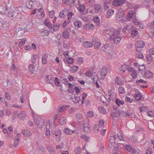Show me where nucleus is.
Returning <instances> with one entry per match:
<instances>
[{"label":"nucleus","mask_w":154,"mask_h":154,"mask_svg":"<svg viewBox=\"0 0 154 154\" xmlns=\"http://www.w3.org/2000/svg\"><path fill=\"white\" fill-rule=\"evenodd\" d=\"M146 59L147 63H149L152 60V57L150 55H146Z\"/></svg>","instance_id":"nucleus-25"},{"label":"nucleus","mask_w":154,"mask_h":154,"mask_svg":"<svg viewBox=\"0 0 154 154\" xmlns=\"http://www.w3.org/2000/svg\"><path fill=\"white\" fill-rule=\"evenodd\" d=\"M26 40L24 39H22L21 41L19 42V45H23L25 43Z\"/></svg>","instance_id":"nucleus-54"},{"label":"nucleus","mask_w":154,"mask_h":154,"mask_svg":"<svg viewBox=\"0 0 154 154\" xmlns=\"http://www.w3.org/2000/svg\"><path fill=\"white\" fill-rule=\"evenodd\" d=\"M85 74V75L89 77H91L93 75L91 71L90 70L86 71Z\"/></svg>","instance_id":"nucleus-41"},{"label":"nucleus","mask_w":154,"mask_h":154,"mask_svg":"<svg viewBox=\"0 0 154 154\" xmlns=\"http://www.w3.org/2000/svg\"><path fill=\"white\" fill-rule=\"evenodd\" d=\"M114 11L112 9H110L109 10L106 12V17L108 18H109L110 17H111L114 14Z\"/></svg>","instance_id":"nucleus-13"},{"label":"nucleus","mask_w":154,"mask_h":154,"mask_svg":"<svg viewBox=\"0 0 154 154\" xmlns=\"http://www.w3.org/2000/svg\"><path fill=\"white\" fill-rule=\"evenodd\" d=\"M134 97L137 100H139L141 99V95L140 94H135Z\"/></svg>","instance_id":"nucleus-35"},{"label":"nucleus","mask_w":154,"mask_h":154,"mask_svg":"<svg viewBox=\"0 0 154 154\" xmlns=\"http://www.w3.org/2000/svg\"><path fill=\"white\" fill-rule=\"evenodd\" d=\"M80 100V98L79 97H77L75 98L73 100V102L75 103H79V102Z\"/></svg>","instance_id":"nucleus-45"},{"label":"nucleus","mask_w":154,"mask_h":154,"mask_svg":"<svg viewBox=\"0 0 154 154\" xmlns=\"http://www.w3.org/2000/svg\"><path fill=\"white\" fill-rule=\"evenodd\" d=\"M93 20L94 22L96 23L97 26H98L100 24V19L98 17L95 16L94 17Z\"/></svg>","instance_id":"nucleus-21"},{"label":"nucleus","mask_w":154,"mask_h":154,"mask_svg":"<svg viewBox=\"0 0 154 154\" xmlns=\"http://www.w3.org/2000/svg\"><path fill=\"white\" fill-rule=\"evenodd\" d=\"M21 136V135L20 134H17V135L15 137V139L16 140H19L20 139V137Z\"/></svg>","instance_id":"nucleus-61"},{"label":"nucleus","mask_w":154,"mask_h":154,"mask_svg":"<svg viewBox=\"0 0 154 154\" xmlns=\"http://www.w3.org/2000/svg\"><path fill=\"white\" fill-rule=\"evenodd\" d=\"M128 66L126 64H124L121 67L120 71H122V69H128Z\"/></svg>","instance_id":"nucleus-49"},{"label":"nucleus","mask_w":154,"mask_h":154,"mask_svg":"<svg viewBox=\"0 0 154 154\" xmlns=\"http://www.w3.org/2000/svg\"><path fill=\"white\" fill-rule=\"evenodd\" d=\"M46 77L47 78L46 81L48 83H51L54 81V79H52L51 76H49L48 75H47Z\"/></svg>","instance_id":"nucleus-23"},{"label":"nucleus","mask_w":154,"mask_h":154,"mask_svg":"<svg viewBox=\"0 0 154 154\" xmlns=\"http://www.w3.org/2000/svg\"><path fill=\"white\" fill-rule=\"evenodd\" d=\"M124 113L123 111H120L116 107H114L113 113H112L111 116L113 118V117H118L120 115H122Z\"/></svg>","instance_id":"nucleus-2"},{"label":"nucleus","mask_w":154,"mask_h":154,"mask_svg":"<svg viewBox=\"0 0 154 154\" xmlns=\"http://www.w3.org/2000/svg\"><path fill=\"white\" fill-rule=\"evenodd\" d=\"M68 19H70L72 15H74V14L72 12H70L69 14H68Z\"/></svg>","instance_id":"nucleus-62"},{"label":"nucleus","mask_w":154,"mask_h":154,"mask_svg":"<svg viewBox=\"0 0 154 154\" xmlns=\"http://www.w3.org/2000/svg\"><path fill=\"white\" fill-rule=\"evenodd\" d=\"M62 37L65 38H69V32L67 31H65L63 32Z\"/></svg>","instance_id":"nucleus-22"},{"label":"nucleus","mask_w":154,"mask_h":154,"mask_svg":"<svg viewBox=\"0 0 154 154\" xmlns=\"http://www.w3.org/2000/svg\"><path fill=\"white\" fill-rule=\"evenodd\" d=\"M119 91L121 94H123L125 93V90L122 87H120L119 88Z\"/></svg>","instance_id":"nucleus-38"},{"label":"nucleus","mask_w":154,"mask_h":154,"mask_svg":"<svg viewBox=\"0 0 154 154\" xmlns=\"http://www.w3.org/2000/svg\"><path fill=\"white\" fill-rule=\"evenodd\" d=\"M99 125H95L94 127V130L95 133H97L98 131Z\"/></svg>","instance_id":"nucleus-48"},{"label":"nucleus","mask_w":154,"mask_h":154,"mask_svg":"<svg viewBox=\"0 0 154 154\" xmlns=\"http://www.w3.org/2000/svg\"><path fill=\"white\" fill-rule=\"evenodd\" d=\"M116 103L118 106H119L121 104L123 105L124 104V102L119 98H116Z\"/></svg>","instance_id":"nucleus-24"},{"label":"nucleus","mask_w":154,"mask_h":154,"mask_svg":"<svg viewBox=\"0 0 154 154\" xmlns=\"http://www.w3.org/2000/svg\"><path fill=\"white\" fill-rule=\"evenodd\" d=\"M29 71L32 73H34L36 71L35 67L33 64H30L29 67Z\"/></svg>","instance_id":"nucleus-14"},{"label":"nucleus","mask_w":154,"mask_h":154,"mask_svg":"<svg viewBox=\"0 0 154 154\" xmlns=\"http://www.w3.org/2000/svg\"><path fill=\"white\" fill-rule=\"evenodd\" d=\"M107 31L109 32L107 33L109 35L110 38H113L118 36L120 33V31L118 29H115L113 28L108 29Z\"/></svg>","instance_id":"nucleus-1"},{"label":"nucleus","mask_w":154,"mask_h":154,"mask_svg":"<svg viewBox=\"0 0 154 154\" xmlns=\"http://www.w3.org/2000/svg\"><path fill=\"white\" fill-rule=\"evenodd\" d=\"M145 66L143 65H139V70L140 71H142L144 72H145Z\"/></svg>","instance_id":"nucleus-43"},{"label":"nucleus","mask_w":154,"mask_h":154,"mask_svg":"<svg viewBox=\"0 0 154 154\" xmlns=\"http://www.w3.org/2000/svg\"><path fill=\"white\" fill-rule=\"evenodd\" d=\"M79 67L77 66H74L72 68V70L74 72H76L78 70Z\"/></svg>","instance_id":"nucleus-52"},{"label":"nucleus","mask_w":154,"mask_h":154,"mask_svg":"<svg viewBox=\"0 0 154 154\" xmlns=\"http://www.w3.org/2000/svg\"><path fill=\"white\" fill-rule=\"evenodd\" d=\"M147 83V82L143 79H140L137 80L136 81V83L137 85L141 84V83L146 84Z\"/></svg>","instance_id":"nucleus-26"},{"label":"nucleus","mask_w":154,"mask_h":154,"mask_svg":"<svg viewBox=\"0 0 154 154\" xmlns=\"http://www.w3.org/2000/svg\"><path fill=\"white\" fill-rule=\"evenodd\" d=\"M22 133L26 136H29L31 135L29 131L27 130L23 129L22 131Z\"/></svg>","instance_id":"nucleus-20"},{"label":"nucleus","mask_w":154,"mask_h":154,"mask_svg":"<svg viewBox=\"0 0 154 154\" xmlns=\"http://www.w3.org/2000/svg\"><path fill=\"white\" fill-rule=\"evenodd\" d=\"M45 25L48 27L50 29H52V26L51 23L48 21L47 19H45L44 21Z\"/></svg>","instance_id":"nucleus-19"},{"label":"nucleus","mask_w":154,"mask_h":154,"mask_svg":"<svg viewBox=\"0 0 154 154\" xmlns=\"http://www.w3.org/2000/svg\"><path fill=\"white\" fill-rule=\"evenodd\" d=\"M83 130L85 133H88L90 131V129L88 126V122L84 123Z\"/></svg>","instance_id":"nucleus-9"},{"label":"nucleus","mask_w":154,"mask_h":154,"mask_svg":"<svg viewBox=\"0 0 154 154\" xmlns=\"http://www.w3.org/2000/svg\"><path fill=\"white\" fill-rule=\"evenodd\" d=\"M124 10L122 8H119L117 14V17L121 18L123 17L124 15Z\"/></svg>","instance_id":"nucleus-11"},{"label":"nucleus","mask_w":154,"mask_h":154,"mask_svg":"<svg viewBox=\"0 0 154 154\" xmlns=\"http://www.w3.org/2000/svg\"><path fill=\"white\" fill-rule=\"evenodd\" d=\"M98 110L102 114H105L106 113V110L103 107H100L98 108Z\"/></svg>","instance_id":"nucleus-29"},{"label":"nucleus","mask_w":154,"mask_h":154,"mask_svg":"<svg viewBox=\"0 0 154 154\" xmlns=\"http://www.w3.org/2000/svg\"><path fill=\"white\" fill-rule=\"evenodd\" d=\"M147 115L148 116L150 117H154V111L150 110L148 111L147 112Z\"/></svg>","instance_id":"nucleus-32"},{"label":"nucleus","mask_w":154,"mask_h":154,"mask_svg":"<svg viewBox=\"0 0 154 154\" xmlns=\"http://www.w3.org/2000/svg\"><path fill=\"white\" fill-rule=\"evenodd\" d=\"M54 82L56 85L57 86H59L60 81L59 79L57 78L56 77L55 78Z\"/></svg>","instance_id":"nucleus-42"},{"label":"nucleus","mask_w":154,"mask_h":154,"mask_svg":"<svg viewBox=\"0 0 154 154\" xmlns=\"http://www.w3.org/2000/svg\"><path fill=\"white\" fill-rule=\"evenodd\" d=\"M64 132L66 134L71 135L75 133V131H72L68 128H66L64 129Z\"/></svg>","instance_id":"nucleus-15"},{"label":"nucleus","mask_w":154,"mask_h":154,"mask_svg":"<svg viewBox=\"0 0 154 154\" xmlns=\"http://www.w3.org/2000/svg\"><path fill=\"white\" fill-rule=\"evenodd\" d=\"M45 150L44 148L42 146H40L39 147V152L40 153H42Z\"/></svg>","instance_id":"nucleus-56"},{"label":"nucleus","mask_w":154,"mask_h":154,"mask_svg":"<svg viewBox=\"0 0 154 154\" xmlns=\"http://www.w3.org/2000/svg\"><path fill=\"white\" fill-rule=\"evenodd\" d=\"M66 123V120L64 117H62L60 118V124L61 125H63Z\"/></svg>","instance_id":"nucleus-28"},{"label":"nucleus","mask_w":154,"mask_h":154,"mask_svg":"<svg viewBox=\"0 0 154 154\" xmlns=\"http://www.w3.org/2000/svg\"><path fill=\"white\" fill-rule=\"evenodd\" d=\"M40 33L42 36H46L48 34V31L46 30L41 31L40 32Z\"/></svg>","instance_id":"nucleus-34"},{"label":"nucleus","mask_w":154,"mask_h":154,"mask_svg":"<svg viewBox=\"0 0 154 154\" xmlns=\"http://www.w3.org/2000/svg\"><path fill=\"white\" fill-rule=\"evenodd\" d=\"M133 15V11H130L128 13L127 16L128 18H131L132 17Z\"/></svg>","instance_id":"nucleus-53"},{"label":"nucleus","mask_w":154,"mask_h":154,"mask_svg":"<svg viewBox=\"0 0 154 154\" xmlns=\"http://www.w3.org/2000/svg\"><path fill=\"white\" fill-rule=\"evenodd\" d=\"M101 43L100 42H97L94 45V48H98L100 46Z\"/></svg>","instance_id":"nucleus-44"},{"label":"nucleus","mask_w":154,"mask_h":154,"mask_svg":"<svg viewBox=\"0 0 154 154\" xmlns=\"http://www.w3.org/2000/svg\"><path fill=\"white\" fill-rule=\"evenodd\" d=\"M110 50L111 51V52L112 51V48L110 45H109V46L108 47V48H106V49H105L104 51L106 52L107 53H108L109 54H110V52L109 51H108Z\"/></svg>","instance_id":"nucleus-47"},{"label":"nucleus","mask_w":154,"mask_h":154,"mask_svg":"<svg viewBox=\"0 0 154 154\" xmlns=\"http://www.w3.org/2000/svg\"><path fill=\"white\" fill-rule=\"evenodd\" d=\"M68 9L65 8L61 11L60 13L59 17L61 18H64L68 14Z\"/></svg>","instance_id":"nucleus-6"},{"label":"nucleus","mask_w":154,"mask_h":154,"mask_svg":"<svg viewBox=\"0 0 154 154\" xmlns=\"http://www.w3.org/2000/svg\"><path fill=\"white\" fill-rule=\"evenodd\" d=\"M54 11L53 10H52L49 12V16L51 18H53V17H54Z\"/></svg>","instance_id":"nucleus-51"},{"label":"nucleus","mask_w":154,"mask_h":154,"mask_svg":"<svg viewBox=\"0 0 154 154\" xmlns=\"http://www.w3.org/2000/svg\"><path fill=\"white\" fill-rule=\"evenodd\" d=\"M47 56L46 54H45L42 58V63L44 64H46L47 63Z\"/></svg>","instance_id":"nucleus-33"},{"label":"nucleus","mask_w":154,"mask_h":154,"mask_svg":"<svg viewBox=\"0 0 154 154\" xmlns=\"http://www.w3.org/2000/svg\"><path fill=\"white\" fill-rule=\"evenodd\" d=\"M131 75L133 79H135L137 77V73L135 70H133L131 73Z\"/></svg>","instance_id":"nucleus-40"},{"label":"nucleus","mask_w":154,"mask_h":154,"mask_svg":"<svg viewBox=\"0 0 154 154\" xmlns=\"http://www.w3.org/2000/svg\"><path fill=\"white\" fill-rule=\"evenodd\" d=\"M73 23L75 26L77 28L80 27L81 26V24L79 21H74Z\"/></svg>","instance_id":"nucleus-31"},{"label":"nucleus","mask_w":154,"mask_h":154,"mask_svg":"<svg viewBox=\"0 0 154 154\" xmlns=\"http://www.w3.org/2000/svg\"><path fill=\"white\" fill-rule=\"evenodd\" d=\"M94 115L93 113L92 112L89 111L87 113L88 116L90 118L91 117Z\"/></svg>","instance_id":"nucleus-58"},{"label":"nucleus","mask_w":154,"mask_h":154,"mask_svg":"<svg viewBox=\"0 0 154 154\" xmlns=\"http://www.w3.org/2000/svg\"><path fill=\"white\" fill-rule=\"evenodd\" d=\"M66 61L68 63L72 64L73 62V59L72 58L68 57Z\"/></svg>","instance_id":"nucleus-50"},{"label":"nucleus","mask_w":154,"mask_h":154,"mask_svg":"<svg viewBox=\"0 0 154 154\" xmlns=\"http://www.w3.org/2000/svg\"><path fill=\"white\" fill-rule=\"evenodd\" d=\"M140 109L141 112H145L146 111V107L145 106H142L140 107Z\"/></svg>","instance_id":"nucleus-60"},{"label":"nucleus","mask_w":154,"mask_h":154,"mask_svg":"<svg viewBox=\"0 0 154 154\" xmlns=\"http://www.w3.org/2000/svg\"><path fill=\"white\" fill-rule=\"evenodd\" d=\"M81 147L80 146L78 147L75 150V154H78L81 151Z\"/></svg>","instance_id":"nucleus-55"},{"label":"nucleus","mask_w":154,"mask_h":154,"mask_svg":"<svg viewBox=\"0 0 154 154\" xmlns=\"http://www.w3.org/2000/svg\"><path fill=\"white\" fill-rule=\"evenodd\" d=\"M152 73L149 70H147L145 72L144 76L145 77L149 78L152 77Z\"/></svg>","instance_id":"nucleus-17"},{"label":"nucleus","mask_w":154,"mask_h":154,"mask_svg":"<svg viewBox=\"0 0 154 154\" xmlns=\"http://www.w3.org/2000/svg\"><path fill=\"white\" fill-rule=\"evenodd\" d=\"M107 70L106 67L105 66L103 67L101 70L100 72V75L101 79H104L107 75Z\"/></svg>","instance_id":"nucleus-5"},{"label":"nucleus","mask_w":154,"mask_h":154,"mask_svg":"<svg viewBox=\"0 0 154 154\" xmlns=\"http://www.w3.org/2000/svg\"><path fill=\"white\" fill-rule=\"evenodd\" d=\"M138 31L136 30L132 29L131 31V35L132 36H134L138 34Z\"/></svg>","instance_id":"nucleus-36"},{"label":"nucleus","mask_w":154,"mask_h":154,"mask_svg":"<svg viewBox=\"0 0 154 154\" xmlns=\"http://www.w3.org/2000/svg\"><path fill=\"white\" fill-rule=\"evenodd\" d=\"M94 8L95 10L97 11H99L101 9V6L99 4L95 5Z\"/></svg>","instance_id":"nucleus-37"},{"label":"nucleus","mask_w":154,"mask_h":154,"mask_svg":"<svg viewBox=\"0 0 154 154\" xmlns=\"http://www.w3.org/2000/svg\"><path fill=\"white\" fill-rule=\"evenodd\" d=\"M122 38V37L121 36H117L113 38H110V39L111 41H112L114 44H119Z\"/></svg>","instance_id":"nucleus-8"},{"label":"nucleus","mask_w":154,"mask_h":154,"mask_svg":"<svg viewBox=\"0 0 154 154\" xmlns=\"http://www.w3.org/2000/svg\"><path fill=\"white\" fill-rule=\"evenodd\" d=\"M6 11V8L2 6H0V13L2 14H5Z\"/></svg>","instance_id":"nucleus-27"},{"label":"nucleus","mask_w":154,"mask_h":154,"mask_svg":"<svg viewBox=\"0 0 154 154\" xmlns=\"http://www.w3.org/2000/svg\"><path fill=\"white\" fill-rule=\"evenodd\" d=\"M60 25H61L60 24H58L56 25H54L53 26V30L54 31H56L58 29Z\"/></svg>","instance_id":"nucleus-46"},{"label":"nucleus","mask_w":154,"mask_h":154,"mask_svg":"<svg viewBox=\"0 0 154 154\" xmlns=\"http://www.w3.org/2000/svg\"><path fill=\"white\" fill-rule=\"evenodd\" d=\"M37 57V56L35 54H33L32 56V62L33 63H35L36 61V58Z\"/></svg>","instance_id":"nucleus-39"},{"label":"nucleus","mask_w":154,"mask_h":154,"mask_svg":"<svg viewBox=\"0 0 154 154\" xmlns=\"http://www.w3.org/2000/svg\"><path fill=\"white\" fill-rule=\"evenodd\" d=\"M18 117L21 120H24L26 117V114L25 112H22L18 114Z\"/></svg>","instance_id":"nucleus-16"},{"label":"nucleus","mask_w":154,"mask_h":154,"mask_svg":"<svg viewBox=\"0 0 154 154\" xmlns=\"http://www.w3.org/2000/svg\"><path fill=\"white\" fill-rule=\"evenodd\" d=\"M83 59L82 57H79L77 59V62L78 63H81L83 61Z\"/></svg>","instance_id":"nucleus-64"},{"label":"nucleus","mask_w":154,"mask_h":154,"mask_svg":"<svg viewBox=\"0 0 154 154\" xmlns=\"http://www.w3.org/2000/svg\"><path fill=\"white\" fill-rule=\"evenodd\" d=\"M34 119L38 128H40L43 126L44 122L43 119L40 118L36 119L34 118Z\"/></svg>","instance_id":"nucleus-3"},{"label":"nucleus","mask_w":154,"mask_h":154,"mask_svg":"<svg viewBox=\"0 0 154 154\" xmlns=\"http://www.w3.org/2000/svg\"><path fill=\"white\" fill-rule=\"evenodd\" d=\"M49 151L50 153L51 154H54L55 153V150L54 149H52L51 148H49Z\"/></svg>","instance_id":"nucleus-59"},{"label":"nucleus","mask_w":154,"mask_h":154,"mask_svg":"<svg viewBox=\"0 0 154 154\" xmlns=\"http://www.w3.org/2000/svg\"><path fill=\"white\" fill-rule=\"evenodd\" d=\"M125 2V0H115L112 2V4L115 6H122Z\"/></svg>","instance_id":"nucleus-4"},{"label":"nucleus","mask_w":154,"mask_h":154,"mask_svg":"<svg viewBox=\"0 0 154 154\" xmlns=\"http://www.w3.org/2000/svg\"><path fill=\"white\" fill-rule=\"evenodd\" d=\"M144 46V42L141 41H137L136 44V46L138 48H143Z\"/></svg>","instance_id":"nucleus-10"},{"label":"nucleus","mask_w":154,"mask_h":154,"mask_svg":"<svg viewBox=\"0 0 154 154\" xmlns=\"http://www.w3.org/2000/svg\"><path fill=\"white\" fill-rule=\"evenodd\" d=\"M79 11L81 12H83L85 11V6L84 5H81L79 6Z\"/></svg>","instance_id":"nucleus-30"},{"label":"nucleus","mask_w":154,"mask_h":154,"mask_svg":"<svg viewBox=\"0 0 154 154\" xmlns=\"http://www.w3.org/2000/svg\"><path fill=\"white\" fill-rule=\"evenodd\" d=\"M83 45L85 48H90L92 47L93 44L91 42L87 41L84 42L83 43Z\"/></svg>","instance_id":"nucleus-18"},{"label":"nucleus","mask_w":154,"mask_h":154,"mask_svg":"<svg viewBox=\"0 0 154 154\" xmlns=\"http://www.w3.org/2000/svg\"><path fill=\"white\" fill-rule=\"evenodd\" d=\"M130 150H131L130 152H131V153L132 154H134L136 152V149L133 147H132Z\"/></svg>","instance_id":"nucleus-57"},{"label":"nucleus","mask_w":154,"mask_h":154,"mask_svg":"<svg viewBox=\"0 0 154 154\" xmlns=\"http://www.w3.org/2000/svg\"><path fill=\"white\" fill-rule=\"evenodd\" d=\"M115 81L119 86L122 85L124 84V82L119 77H117L116 78Z\"/></svg>","instance_id":"nucleus-12"},{"label":"nucleus","mask_w":154,"mask_h":154,"mask_svg":"<svg viewBox=\"0 0 154 154\" xmlns=\"http://www.w3.org/2000/svg\"><path fill=\"white\" fill-rule=\"evenodd\" d=\"M84 28L87 30H93L94 28V26L92 24L90 23H88L84 25Z\"/></svg>","instance_id":"nucleus-7"},{"label":"nucleus","mask_w":154,"mask_h":154,"mask_svg":"<svg viewBox=\"0 0 154 154\" xmlns=\"http://www.w3.org/2000/svg\"><path fill=\"white\" fill-rule=\"evenodd\" d=\"M149 52L150 53L149 55H150L152 56V55L154 54V48H152L149 49Z\"/></svg>","instance_id":"nucleus-63"}]
</instances>
